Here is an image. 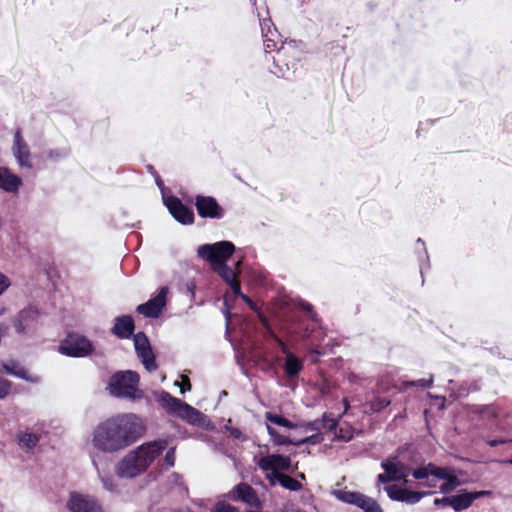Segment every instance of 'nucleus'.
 <instances>
[{"mask_svg": "<svg viewBox=\"0 0 512 512\" xmlns=\"http://www.w3.org/2000/svg\"><path fill=\"white\" fill-rule=\"evenodd\" d=\"M235 250V246L229 241H220L214 244H204L198 247L197 255L210 262L213 270L227 283L236 279V272L226 264Z\"/></svg>", "mask_w": 512, "mask_h": 512, "instance_id": "3", "label": "nucleus"}, {"mask_svg": "<svg viewBox=\"0 0 512 512\" xmlns=\"http://www.w3.org/2000/svg\"><path fill=\"white\" fill-rule=\"evenodd\" d=\"M66 153L65 152H62V151H59V150H50L48 152V157L49 158H52V159H56V158H59V157H63L65 156Z\"/></svg>", "mask_w": 512, "mask_h": 512, "instance_id": "50", "label": "nucleus"}, {"mask_svg": "<svg viewBox=\"0 0 512 512\" xmlns=\"http://www.w3.org/2000/svg\"><path fill=\"white\" fill-rule=\"evenodd\" d=\"M267 431L269 435L272 437L274 444L276 445H295L299 446L301 444L305 443H314L313 438L314 436L306 437L303 439H290L286 436L280 435L276 429L273 427L267 425Z\"/></svg>", "mask_w": 512, "mask_h": 512, "instance_id": "20", "label": "nucleus"}, {"mask_svg": "<svg viewBox=\"0 0 512 512\" xmlns=\"http://www.w3.org/2000/svg\"><path fill=\"white\" fill-rule=\"evenodd\" d=\"M226 429L230 432V435L235 439L242 438V432L238 428L226 426Z\"/></svg>", "mask_w": 512, "mask_h": 512, "instance_id": "47", "label": "nucleus"}, {"mask_svg": "<svg viewBox=\"0 0 512 512\" xmlns=\"http://www.w3.org/2000/svg\"><path fill=\"white\" fill-rule=\"evenodd\" d=\"M133 340L136 354L145 369L149 372L155 371L157 369L155 355L146 334L144 332H138L134 335Z\"/></svg>", "mask_w": 512, "mask_h": 512, "instance_id": "6", "label": "nucleus"}, {"mask_svg": "<svg viewBox=\"0 0 512 512\" xmlns=\"http://www.w3.org/2000/svg\"><path fill=\"white\" fill-rule=\"evenodd\" d=\"M5 311L6 309L0 306V316H2L5 313Z\"/></svg>", "mask_w": 512, "mask_h": 512, "instance_id": "60", "label": "nucleus"}, {"mask_svg": "<svg viewBox=\"0 0 512 512\" xmlns=\"http://www.w3.org/2000/svg\"><path fill=\"white\" fill-rule=\"evenodd\" d=\"M9 286V279L0 272V295H2Z\"/></svg>", "mask_w": 512, "mask_h": 512, "instance_id": "46", "label": "nucleus"}, {"mask_svg": "<svg viewBox=\"0 0 512 512\" xmlns=\"http://www.w3.org/2000/svg\"><path fill=\"white\" fill-rule=\"evenodd\" d=\"M298 476H299L301 479H305V475H304L303 473H300Z\"/></svg>", "mask_w": 512, "mask_h": 512, "instance_id": "61", "label": "nucleus"}, {"mask_svg": "<svg viewBox=\"0 0 512 512\" xmlns=\"http://www.w3.org/2000/svg\"><path fill=\"white\" fill-rule=\"evenodd\" d=\"M277 342H278L282 352L287 356V353H290V352L288 351V348L286 347L285 343L279 338H277Z\"/></svg>", "mask_w": 512, "mask_h": 512, "instance_id": "53", "label": "nucleus"}, {"mask_svg": "<svg viewBox=\"0 0 512 512\" xmlns=\"http://www.w3.org/2000/svg\"><path fill=\"white\" fill-rule=\"evenodd\" d=\"M472 502L480 497L486 496L490 494V491H476V492H469Z\"/></svg>", "mask_w": 512, "mask_h": 512, "instance_id": "49", "label": "nucleus"}, {"mask_svg": "<svg viewBox=\"0 0 512 512\" xmlns=\"http://www.w3.org/2000/svg\"><path fill=\"white\" fill-rule=\"evenodd\" d=\"M270 22V20L268 21H264L263 23H261V29H262V33L265 37H268V34L271 33L270 29H268V32L267 33H264V29H265V26L268 25V23ZM276 46L275 42L273 39L271 38H267L265 40V51L268 52L270 51L271 49H273L274 47Z\"/></svg>", "mask_w": 512, "mask_h": 512, "instance_id": "37", "label": "nucleus"}, {"mask_svg": "<svg viewBox=\"0 0 512 512\" xmlns=\"http://www.w3.org/2000/svg\"><path fill=\"white\" fill-rule=\"evenodd\" d=\"M417 242L422 244V246H423V248H424L425 253H427L426 248H425V243L422 241V239H421V238H419V239L417 240Z\"/></svg>", "mask_w": 512, "mask_h": 512, "instance_id": "58", "label": "nucleus"}, {"mask_svg": "<svg viewBox=\"0 0 512 512\" xmlns=\"http://www.w3.org/2000/svg\"><path fill=\"white\" fill-rule=\"evenodd\" d=\"M430 474L438 479L445 480L448 478L449 474H452L450 469L445 467H438L432 463H430Z\"/></svg>", "mask_w": 512, "mask_h": 512, "instance_id": "34", "label": "nucleus"}, {"mask_svg": "<svg viewBox=\"0 0 512 512\" xmlns=\"http://www.w3.org/2000/svg\"><path fill=\"white\" fill-rule=\"evenodd\" d=\"M433 383V378L431 377L430 379L428 380H425V379H420V380H417V381H411V382H405L404 383V386L405 387H409V386H421L423 388L425 387H429L431 386Z\"/></svg>", "mask_w": 512, "mask_h": 512, "instance_id": "39", "label": "nucleus"}, {"mask_svg": "<svg viewBox=\"0 0 512 512\" xmlns=\"http://www.w3.org/2000/svg\"><path fill=\"white\" fill-rule=\"evenodd\" d=\"M4 370L6 373L14 375L18 378L28 379L26 370L23 367H19L15 363H13L12 365L5 364Z\"/></svg>", "mask_w": 512, "mask_h": 512, "instance_id": "33", "label": "nucleus"}, {"mask_svg": "<svg viewBox=\"0 0 512 512\" xmlns=\"http://www.w3.org/2000/svg\"><path fill=\"white\" fill-rule=\"evenodd\" d=\"M422 485H424L425 487H428V488H434L436 487V484L435 483H432L430 481H427L425 483H423Z\"/></svg>", "mask_w": 512, "mask_h": 512, "instance_id": "55", "label": "nucleus"}, {"mask_svg": "<svg viewBox=\"0 0 512 512\" xmlns=\"http://www.w3.org/2000/svg\"><path fill=\"white\" fill-rule=\"evenodd\" d=\"M429 471H430V463L427 466L415 469L412 472V476L418 480L427 479L431 475Z\"/></svg>", "mask_w": 512, "mask_h": 512, "instance_id": "35", "label": "nucleus"}, {"mask_svg": "<svg viewBox=\"0 0 512 512\" xmlns=\"http://www.w3.org/2000/svg\"><path fill=\"white\" fill-rule=\"evenodd\" d=\"M257 465L263 471H289L291 469V459L280 454H270L260 458Z\"/></svg>", "mask_w": 512, "mask_h": 512, "instance_id": "13", "label": "nucleus"}, {"mask_svg": "<svg viewBox=\"0 0 512 512\" xmlns=\"http://www.w3.org/2000/svg\"><path fill=\"white\" fill-rule=\"evenodd\" d=\"M384 489L391 500L407 504H416L422 498L434 493L433 491H411L406 488H401L395 484L385 486Z\"/></svg>", "mask_w": 512, "mask_h": 512, "instance_id": "7", "label": "nucleus"}, {"mask_svg": "<svg viewBox=\"0 0 512 512\" xmlns=\"http://www.w3.org/2000/svg\"><path fill=\"white\" fill-rule=\"evenodd\" d=\"M12 154L21 168L31 169L33 167L30 148L22 136L21 128L16 129L14 133Z\"/></svg>", "mask_w": 512, "mask_h": 512, "instance_id": "8", "label": "nucleus"}, {"mask_svg": "<svg viewBox=\"0 0 512 512\" xmlns=\"http://www.w3.org/2000/svg\"><path fill=\"white\" fill-rule=\"evenodd\" d=\"M335 497L348 504L356 505L357 499L359 498L360 492H352V491H345V490H336L333 492Z\"/></svg>", "mask_w": 512, "mask_h": 512, "instance_id": "29", "label": "nucleus"}, {"mask_svg": "<svg viewBox=\"0 0 512 512\" xmlns=\"http://www.w3.org/2000/svg\"><path fill=\"white\" fill-rule=\"evenodd\" d=\"M167 440L146 442L126 454L116 466L121 478H134L147 470L153 461L166 449Z\"/></svg>", "mask_w": 512, "mask_h": 512, "instance_id": "2", "label": "nucleus"}, {"mask_svg": "<svg viewBox=\"0 0 512 512\" xmlns=\"http://www.w3.org/2000/svg\"><path fill=\"white\" fill-rule=\"evenodd\" d=\"M228 498L233 501H242L250 506H258L260 501L256 491L247 483H239L228 493Z\"/></svg>", "mask_w": 512, "mask_h": 512, "instance_id": "14", "label": "nucleus"}, {"mask_svg": "<svg viewBox=\"0 0 512 512\" xmlns=\"http://www.w3.org/2000/svg\"><path fill=\"white\" fill-rule=\"evenodd\" d=\"M168 287L160 288L158 294L149 299L146 303L137 306L136 311L148 318H157L166 305Z\"/></svg>", "mask_w": 512, "mask_h": 512, "instance_id": "11", "label": "nucleus"}, {"mask_svg": "<svg viewBox=\"0 0 512 512\" xmlns=\"http://www.w3.org/2000/svg\"><path fill=\"white\" fill-rule=\"evenodd\" d=\"M472 503L470 493L466 490H461L459 494L452 495V508L455 511L468 509Z\"/></svg>", "mask_w": 512, "mask_h": 512, "instance_id": "24", "label": "nucleus"}, {"mask_svg": "<svg viewBox=\"0 0 512 512\" xmlns=\"http://www.w3.org/2000/svg\"><path fill=\"white\" fill-rule=\"evenodd\" d=\"M303 369V364L293 353H287L284 364V371L289 378L299 375Z\"/></svg>", "mask_w": 512, "mask_h": 512, "instance_id": "23", "label": "nucleus"}, {"mask_svg": "<svg viewBox=\"0 0 512 512\" xmlns=\"http://www.w3.org/2000/svg\"><path fill=\"white\" fill-rule=\"evenodd\" d=\"M472 412L478 413L488 419H494L498 416V410L494 405H474Z\"/></svg>", "mask_w": 512, "mask_h": 512, "instance_id": "28", "label": "nucleus"}, {"mask_svg": "<svg viewBox=\"0 0 512 512\" xmlns=\"http://www.w3.org/2000/svg\"><path fill=\"white\" fill-rule=\"evenodd\" d=\"M229 285L236 296L242 294L240 284L236 279L232 283H229Z\"/></svg>", "mask_w": 512, "mask_h": 512, "instance_id": "48", "label": "nucleus"}, {"mask_svg": "<svg viewBox=\"0 0 512 512\" xmlns=\"http://www.w3.org/2000/svg\"><path fill=\"white\" fill-rule=\"evenodd\" d=\"M445 480L446 482L443 483L439 488L440 492L443 494H449L461 485L460 479L454 474H449L448 478Z\"/></svg>", "mask_w": 512, "mask_h": 512, "instance_id": "30", "label": "nucleus"}, {"mask_svg": "<svg viewBox=\"0 0 512 512\" xmlns=\"http://www.w3.org/2000/svg\"><path fill=\"white\" fill-rule=\"evenodd\" d=\"M365 512H383L377 501L365 494L360 493L356 505Z\"/></svg>", "mask_w": 512, "mask_h": 512, "instance_id": "25", "label": "nucleus"}, {"mask_svg": "<svg viewBox=\"0 0 512 512\" xmlns=\"http://www.w3.org/2000/svg\"><path fill=\"white\" fill-rule=\"evenodd\" d=\"M391 403V400L386 397H380L376 396L374 397L368 404L373 412H380L387 406H389Z\"/></svg>", "mask_w": 512, "mask_h": 512, "instance_id": "32", "label": "nucleus"}, {"mask_svg": "<svg viewBox=\"0 0 512 512\" xmlns=\"http://www.w3.org/2000/svg\"><path fill=\"white\" fill-rule=\"evenodd\" d=\"M22 185V180L10 172L8 168L0 167V188L6 192H16Z\"/></svg>", "mask_w": 512, "mask_h": 512, "instance_id": "17", "label": "nucleus"}, {"mask_svg": "<svg viewBox=\"0 0 512 512\" xmlns=\"http://www.w3.org/2000/svg\"><path fill=\"white\" fill-rule=\"evenodd\" d=\"M102 484L104 488L108 491H114L116 488V485L114 484V481L112 477H102L101 478Z\"/></svg>", "mask_w": 512, "mask_h": 512, "instance_id": "43", "label": "nucleus"}, {"mask_svg": "<svg viewBox=\"0 0 512 512\" xmlns=\"http://www.w3.org/2000/svg\"><path fill=\"white\" fill-rule=\"evenodd\" d=\"M91 458H92V463H93L94 467H95L96 469H98V466H97V462H96L95 456H94V455H92V456H91Z\"/></svg>", "mask_w": 512, "mask_h": 512, "instance_id": "57", "label": "nucleus"}, {"mask_svg": "<svg viewBox=\"0 0 512 512\" xmlns=\"http://www.w3.org/2000/svg\"><path fill=\"white\" fill-rule=\"evenodd\" d=\"M377 481L379 483H388L392 481H397V477L391 476V474L385 472L384 474H379L377 476Z\"/></svg>", "mask_w": 512, "mask_h": 512, "instance_id": "45", "label": "nucleus"}, {"mask_svg": "<svg viewBox=\"0 0 512 512\" xmlns=\"http://www.w3.org/2000/svg\"><path fill=\"white\" fill-rule=\"evenodd\" d=\"M434 505L438 507H446L451 506L452 507V496H445L442 498H435L434 499Z\"/></svg>", "mask_w": 512, "mask_h": 512, "instance_id": "41", "label": "nucleus"}, {"mask_svg": "<svg viewBox=\"0 0 512 512\" xmlns=\"http://www.w3.org/2000/svg\"><path fill=\"white\" fill-rule=\"evenodd\" d=\"M279 484L289 491H299L302 489V485L298 480L285 473H281Z\"/></svg>", "mask_w": 512, "mask_h": 512, "instance_id": "27", "label": "nucleus"}, {"mask_svg": "<svg viewBox=\"0 0 512 512\" xmlns=\"http://www.w3.org/2000/svg\"><path fill=\"white\" fill-rule=\"evenodd\" d=\"M212 512H239V510L226 502L220 501L213 507Z\"/></svg>", "mask_w": 512, "mask_h": 512, "instance_id": "36", "label": "nucleus"}, {"mask_svg": "<svg viewBox=\"0 0 512 512\" xmlns=\"http://www.w3.org/2000/svg\"><path fill=\"white\" fill-rule=\"evenodd\" d=\"M164 203L173 218L183 225H190L194 222L193 211L185 206L181 200L175 196L164 198Z\"/></svg>", "mask_w": 512, "mask_h": 512, "instance_id": "12", "label": "nucleus"}, {"mask_svg": "<svg viewBox=\"0 0 512 512\" xmlns=\"http://www.w3.org/2000/svg\"><path fill=\"white\" fill-rule=\"evenodd\" d=\"M156 184L161 188L163 186V181L159 176L156 177Z\"/></svg>", "mask_w": 512, "mask_h": 512, "instance_id": "56", "label": "nucleus"}, {"mask_svg": "<svg viewBox=\"0 0 512 512\" xmlns=\"http://www.w3.org/2000/svg\"><path fill=\"white\" fill-rule=\"evenodd\" d=\"M282 472H272L266 474V479L271 487H274L277 483L279 484L280 475Z\"/></svg>", "mask_w": 512, "mask_h": 512, "instance_id": "42", "label": "nucleus"}, {"mask_svg": "<svg viewBox=\"0 0 512 512\" xmlns=\"http://www.w3.org/2000/svg\"><path fill=\"white\" fill-rule=\"evenodd\" d=\"M506 463H508V464L512 465V458H511V459H509V460H507V461H506Z\"/></svg>", "mask_w": 512, "mask_h": 512, "instance_id": "62", "label": "nucleus"}, {"mask_svg": "<svg viewBox=\"0 0 512 512\" xmlns=\"http://www.w3.org/2000/svg\"><path fill=\"white\" fill-rule=\"evenodd\" d=\"M195 207L200 217L221 219L224 216V208L212 196L197 195Z\"/></svg>", "mask_w": 512, "mask_h": 512, "instance_id": "9", "label": "nucleus"}, {"mask_svg": "<svg viewBox=\"0 0 512 512\" xmlns=\"http://www.w3.org/2000/svg\"><path fill=\"white\" fill-rule=\"evenodd\" d=\"M507 442H508V440L500 438V439L489 440L487 443H488V445L490 447H496L498 445H502V444H505Z\"/></svg>", "mask_w": 512, "mask_h": 512, "instance_id": "51", "label": "nucleus"}, {"mask_svg": "<svg viewBox=\"0 0 512 512\" xmlns=\"http://www.w3.org/2000/svg\"><path fill=\"white\" fill-rule=\"evenodd\" d=\"M240 297L246 302L248 303L249 305H252V301L250 300V298L246 295H244L243 293L240 294Z\"/></svg>", "mask_w": 512, "mask_h": 512, "instance_id": "54", "label": "nucleus"}, {"mask_svg": "<svg viewBox=\"0 0 512 512\" xmlns=\"http://www.w3.org/2000/svg\"><path fill=\"white\" fill-rule=\"evenodd\" d=\"M343 402H344L345 411H347V409H348V407H349L348 400H347V399H344V400H343Z\"/></svg>", "mask_w": 512, "mask_h": 512, "instance_id": "59", "label": "nucleus"}, {"mask_svg": "<svg viewBox=\"0 0 512 512\" xmlns=\"http://www.w3.org/2000/svg\"><path fill=\"white\" fill-rule=\"evenodd\" d=\"M381 467L391 476L397 477V481L405 479L410 474V468L396 458L382 462Z\"/></svg>", "mask_w": 512, "mask_h": 512, "instance_id": "19", "label": "nucleus"}, {"mask_svg": "<svg viewBox=\"0 0 512 512\" xmlns=\"http://www.w3.org/2000/svg\"><path fill=\"white\" fill-rule=\"evenodd\" d=\"M67 508L71 512H104L94 497L77 492L70 493Z\"/></svg>", "mask_w": 512, "mask_h": 512, "instance_id": "10", "label": "nucleus"}, {"mask_svg": "<svg viewBox=\"0 0 512 512\" xmlns=\"http://www.w3.org/2000/svg\"><path fill=\"white\" fill-rule=\"evenodd\" d=\"M337 425V419L329 417L328 415L324 414L321 420H315L313 422L301 424V427L305 431H315L320 430L321 428L332 431L336 428Z\"/></svg>", "mask_w": 512, "mask_h": 512, "instance_id": "21", "label": "nucleus"}, {"mask_svg": "<svg viewBox=\"0 0 512 512\" xmlns=\"http://www.w3.org/2000/svg\"><path fill=\"white\" fill-rule=\"evenodd\" d=\"M38 311L34 308L21 310L13 319V326L18 334H24L37 321Z\"/></svg>", "mask_w": 512, "mask_h": 512, "instance_id": "15", "label": "nucleus"}, {"mask_svg": "<svg viewBox=\"0 0 512 512\" xmlns=\"http://www.w3.org/2000/svg\"><path fill=\"white\" fill-rule=\"evenodd\" d=\"M164 462L168 467H173L175 464V447H171L165 454Z\"/></svg>", "mask_w": 512, "mask_h": 512, "instance_id": "40", "label": "nucleus"}, {"mask_svg": "<svg viewBox=\"0 0 512 512\" xmlns=\"http://www.w3.org/2000/svg\"><path fill=\"white\" fill-rule=\"evenodd\" d=\"M140 377L137 372L126 370L118 371L110 377L107 390L116 398L139 399L142 392L139 390Z\"/></svg>", "mask_w": 512, "mask_h": 512, "instance_id": "4", "label": "nucleus"}, {"mask_svg": "<svg viewBox=\"0 0 512 512\" xmlns=\"http://www.w3.org/2000/svg\"><path fill=\"white\" fill-rule=\"evenodd\" d=\"M11 390V382L0 377V400L4 399Z\"/></svg>", "mask_w": 512, "mask_h": 512, "instance_id": "38", "label": "nucleus"}, {"mask_svg": "<svg viewBox=\"0 0 512 512\" xmlns=\"http://www.w3.org/2000/svg\"><path fill=\"white\" fill-rule=\"evenodd\" d=\"M144 433L145 426L136 414H118L93 429L92 445L100 452L116 453L135 443Z\"/></svg>", "mask_w": 512, "mask_h": 512, "instance_id": "1", "label": "nucleus"}, {"mask_svg": "<svg viewBox=\"0 0 512 512\" xmlns=\"http://www.w3.org/2000/svg\"><path fill=\"white\" fill-rule=\"evenodd\" d=\"M39 440V436L34 433H24L19 437V444L24 448L32 449L38 444Z\"/></svg>", "mask_w": 512, "mask_h": 512, "instance_id": "31", "label": "nucleus"}, {"mask_svg": "<svg viewBox=\"0 0 512 512\" xmlns=\"http://www.w3.org/2000/svg\"><path fill=\"white\" fill-rule=\"evenodd\" d=\"M59 351L70 357H86L94 351L93 343L85 336L71 333L62 341Z\"/></svg>", "mask_w": 512, "mask_h": 512, "instance_id": "5", "label": "nucleus"}, {"mask_svg": "<svg viewBox=\"0 0 512 512\" xmlns=\"http://www.w3.org/2000/svg\"><path fill=\"white\" fill-rule=\"evenodd\" d=\"M266 419L273 424L283 426L289 429L298 428V424L293 423L290 420L271 412L266 413ZM299 427L302 428L301 425H299Z\"/></svg>", "mask_w": 512, "mask_h": 512, "instance_id": "26", "label": "nucleus"}, {"mask_svg": "<svg viewBox=\"0 0 512 512\" xmlns=\"http://www.w3.org/2000/svg\"><path fill=\"white\" fill-rule=\"evenodd\" d=\"M302 307H303L306 311H308V312L311 314V316H310V317H311V319H312V320H314V321H316V320H317V319H316L317 315H316L315 313H313V311H312V306H311L310 304H308V303H303V304H302Z\"/></svg>", "mask_w": 512, "mask_h": 512, "instance_id": "52", "label": "nucleus"}, {"mask_svg": "<svg viewBox=\"0 0 512 512\" xmlns=\"http://www.w3.org/2000/svg\"><path fill=\"white\" fill-rule=\"evenodd\" d=\"M160 405L167 411V413L179 416L181 409L186 404L182 400L173 397L170 393L162 391L158 398Z\"/></svg>", "mask_w": 512, "mask_h": 512, "instance_id": "18", "label": "nucleus"}, {"mask_svg": "<svg viewBox=\"0 0 512 512\" xmlns=\"http://www.w3.org/2000/svg\"><path fill=\"white\" fill-rule=\"evenodd\" d=\"M176 385L181 387V393H185L186 391L191 390V383L188 377L182 376V384H179L178 381L175 382Z\"/></svg>", "mask_w": 512, "mask_h": 512, "instance_id": "44", "label": "nucleus"}, {"mask_svg": "<svg viewBox=\"0 0 512 512\" xmlns=\"http://www.w3.org/2000/svg\"><path fill=\"white\" fill-rule=\"evenodd\" d=\"M114 326L111 332L120 339L130 338L135 329V324L132 316L122 315L115 318Z\"/></svg>", "mask_w": 512, "mask_h": 512, "instance_id": "16", "label": "nucleus"}, {"mask_svg": "<svg viewBox=\"0 0 512 512\" xmlns=\"http://www.w3.org/2000/svg\"><path fill=\"white\" fill-rule=\"evenodd\" d=\"M178 417L187 421L189 424L198 426L203 425V421L205 418L202 412H200L199 410L190 406L187 403L183 406V409H181V412Z\"/></svg>", "mask_w": 512, "mask_h": 512, "instance_id": "22", "label": "nucleus"}]
</instances>
